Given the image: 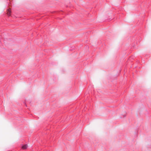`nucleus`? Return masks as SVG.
Here are the masks:
<instances>
[{
  "label": "nucleus",
  "mask_w": 151,
  "mask_h": 151,
  "mask_svg": "<svg viewBox=\"0 0 151 151\" xmlns=\"http://www.w3.org/2000/svg\"><path fill=\"white\" fill-rule=\"evenodd\" d=\"M27 147V145H23L22 146V148L23 149H26Z\"/></svg>",
  "instance_id": "f257e3e1"
},
{
  "label": "nucleus",
  "mask_w": 151,
  "mask_h": 151,
  "mask_svg": "<svg viewBox=\"0 0 151 151\" xmlns=\"http://www.w3.org/2000/svg\"><path fill=\"white\" fill-rule=\"evenodd\" d=\"M8 12L7 14L8 16H10V13H11V11L9 9H8L7 10Z\"/></svg>",
  "instance_id": "f03ea898"
}]
</instances>
